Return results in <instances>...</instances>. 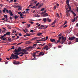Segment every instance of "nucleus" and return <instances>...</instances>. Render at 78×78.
Instances as JSON below:
<instances>
[{
  "mask_svg": "<svg viewBox=\"0 0 78 78\" xmlns=\"http://www.w3.org/2000/svg\"><path fill=\"white\" fill-rule=\"evenodd\" d=\"M43 21L44 23L46 22V21H47V20H46V18H43Z\"/></svg>",
  "mask_w": 78,
  "mask_h": 78,
  "instance_id": "ddd939ff",
  "label": "nucleus"
},
{
  "mask_svg": "<svg viewBox=\"0 0 78 78\" xmlns=\"http://www.w3.org/2000/svg\"><path fill=\"white\" fill-rule=\"evenodd\" d=\"M22 8L21 7H19V11H20L21 10Z\"/></svg>",
  "mask_w": 78,
  "mask_h": 78,
  "instance_id": "e433bc0d",
  "label": "nucleus"
},
{
  "mask_svg": "<svg viewBox=\"0 0 78 78\" xmlns=\"http://www.w3.org/2000/svg\"><path fill=\"white\" fill-rule=\"evenodd\" d=\"M75 37H69V41H73L74 39H75Z\"/></svg>",
  "mask_w": 78,
  "mask_h": 78,
  "instance_id": "0eeeda50",
  "label": "nucleus"
},
{
  "mask_svg": "<svg viewBox=\"0 0 78 78\" xmlns=\"http://www.w3.org/2000/svg\"><path fill=\"white\" fill-rule=\"evenodd\" d=\"M44 26L43 25H41V27H43L44 28Z\"/></svg>",
  "mask_w": 78,
  "mask_h": 78,
  "instance_id": "052dcab7",
  "label": "nucleus"
},
{
  "mask_svg": "<svg viewBox=\"0 0 78 78\" xmlns=\"http://www.w3.org/2000/svg\"><path fill=\"white\" fill-rule=\"evenodd\" d=\"M67 27V25H66L64 27H63V28H65V27Z\"/></svg>",
  "mask_w": 78,
  "mask_h": 78,
  "instance_id": "09e8293b",
  "label": "nucleus"
},
{
  "mask_svg": "<svg viewBox=\"0 0 78 78\" xmlns=\"http://www.w3.org/2000/svg\"><path fill=\"white\" fill-rule=\"evenodd\" d=\"M11 57H12L9 58L10 59H14L15 58H16V59H17L18 58H19V56L17 55H14V54H12L11 55Z\"/></svg>",
  "mask_w": 78,
  "mask_h": 78,
  "instance_id": "f03ea898",
  "label": "nucleus"
},
{
  "mask_svg": "<svg viewBox=\"0 0 78 78\" xmlns=\"http://www.w3.org/2000/svg\"><path fill=\"white\" fill-rule=\"evenodd\" d=\"M62 39V41H61L60 42V43L62 44H64L65 43V41L66 40V37H64V36H62V37H59V38H58V40L57 41V42H56V44H57L59 42H60V40Z\"/></svg>",
  "mask_w": 78,
  "mask_h": 78,
  "instance_id": "f257e3e1",
  "label": "nucleus"
},
{
  "mask_svg": "<svg viewBox=\"0 0 78 78\" xmlns=\"http://www.w3.org/2000/svg\"><path fill=\"white\" fill-rule=\"evenodd\" d=\"M50 41H51V42H55V39H50Z\"/></svg>",
  "mask_w": 78,
  "mask_h": 78,
  "instance_id": "2eb2a0df",
  "label": "nucleus"
},
{
  "mask_svg": "<svg viewBox=\"0 0 78 78\" xmlns=\"http://www.w3.org/2000/svg\"><path fill=\"white\" fill-rule=\"evenodd\" d=\"M7 27L8 28V29H11V27L10 26H7Z\"/></svg>",
  "mask_w": 78,
  "mask_h": 78,
  "instance_id": "37998d69",
  "label": "nucleus"
},
{
  "mask_svg": "<svg viewBox=\"0 0 78 78\" xmlns=\"http://www.w3.org/2000/svg\"><path fill=\"white\" fill-rule=\"evenodd\" d=\"M23 16V14L21 13V14L20 15V16L22 17Z\"/></svg>",
  "mask_w": 78,
  "mask_h": 78,
  "instance_id": "e2e57ef3",
  "label": "nucleus"
},
{
  "mask_svg": "<svg viewBox=\"0 0 78 78\" xmlns=\"http://www.w3.org/2000/svg\"><path fill=\"white\" fill-rule=\"evenodd\" d=\"M5 8H4V9H3L2 10V12H3V13H5Z\"/></svg>",
  "mask_w": 78,
  "mask_h": 78,
  "instance_id": "5701e85b",
  "label": "nucleus"
},
{
  "mask_svg": "<svg viewBox=\"0 0 78 78\" xmlns=\"http://www.w3.org/2000/svg\"><path fill=\"white\" fill-rule=\"evenodd\" d=\"M41 55H44V53L42 51H41L40 52V54H39V55H37V56H39Z\"/></svg>",
  "mask_w": 78,
  "mask_h": 78,
  "instance_id": "6e6552de",
  "label": "nucleus"
},
{
  "mask_svg": "<svg viewBox=\"0 0 78 78\" xmlns=\"http://www.w3.org/2000/svg\"><path fill=\"white\" fill-rule=\"evenodd\" d=\"M21 51H22L23 52H27V50L25 49H22V50H21Z\"/></svg>",
  "mask_w": 78,
  "mask_h": 78,
  "instance_id": "aec40b11",
  "label": "nucleus"
},
{
  "mask_svg": "<svg viewBox=\"0 0 78 78\" xmlns=\"http://www.w3.org/2000/svg\"><path fill=\"white\" fill-rule=\"evenodd\" d=\"M46 20H47V21L48 22H51V19H49V18H46Z\"/></svg>",
  "mask_w": 78,
  "mask_h": 78,
  "instance_id": "4468645a",
  "label": "nucleus"
},
{
  "mask_svg": "<svg viewBox=\"0 0 78 78\" xmlns=\"http://www.w3.org/2000/svg\"><path fill=\"white\" fill-rule=\"evenodd\" d=\"M58 47L59 48H60L62 47H61L60 46H58Z\"/></svg>",
  "mask_w": 78,
  "mask_h": 78,
  "instance_id": "13d9d810",
  "label": "nucleus"
},
{
  "mask_svg": "<svg viewBox=\"0 0 78 78\" xmlns=\"http://www.w3.org/2000/svg\"><path fill=\"white\" fill-rule=\"evenodd\" d=\"M37 45V44H33V46H36V45Z\"/></svg>",
  "mask_w": 78,
  "mask_h": 78,
  "instance_id": "680f3d73",
  "label": "nucleus"
},
{
  "mask_svg": "<svg viewBox=\"0 0 78 78\" xmlns=\"http://www.w3.org/2000/svg\"><path fill=\"white\" fill-rule=\"evenodd\" d=\"M70 12H72V14L74 15V16H76V13H75L74 12H73V11H71Z\"/></svg>",
  "mask_w": 78,
  "mask_h": 78,
  "instance_id": "9d476101",
  "label": "nucleus"
},
{
  "mask_svg": "<svg viewBox=\"0 0 78 78\" xmlns=\"http://www.w3.org/2000/svg\"><path fill=\"white\" fill-rule=\"evenodd\" d=\"M14 16H15L14 17V19H17V18H18V16H16V15Z\"/></svg>",
  "mask_w": 78,
  "mask_h": 78,
  "instance_id": "58836bf2",
  "label": "nucleus"
},
{
  "mask_svg": "<svg viewBox=\"0 0 78 78\" xmlns=\"http://www.w3.org/2000/svg\"><path fill=\"white\" fill-rule=\"evenodd\" d=\"M8 34V35H10V32H8L6 33V34Z\"/></svg>",
  "mask_w": 78,
  "mask_h": 78,
  "instance_id": "a878e982",
  "label": "nucleus"
},
{
  "mask_svg": "<svg viewBox=\"0 0 78 78\" xmlns=\"http://www.w3.org/2000/svg\"><path fill=\"white\" fill-rule=\"evenodd\" d=\"M57 16L58 18L60 17V16H59V15L58 14V13H57Z\"/></svg>",
  "mask_w": 78,
  "mask_h": 78,
  "instance_id": "864d4df0",
  "label": "nucleus"
},
{
  "mask_svg": "<svg viewBox=\"0 0 78 78\" xmlns=\"http://www.w3.org/2000/svg\"><path fill=\"white\" fill-rule=\"evenodd\" d=\"M68 12H67V13L66 14V16H68L69 15V13H68Z\"/></svg>",
  "mask_w": 78,
  "mask_h": 78,
  "instance_id": "4c0bfd02",
  "label": "nucleus"
},
{
  "mask_svg": "<svg viewBox=\"0 0 78 78\" xmlns=\"http://www.w3.org/2000/svg\"><path fill=\"white\" fill-rule=\"evenodd\" d=\"M48 45L49 47H50V48H51V47H52V44H48Z\"/></svg>",
  "mask_w": 78,
  "mask_h": 78,
  "instance_id": "6ab92c4d",
  "label": "nucleus"
},
{
  "mask_svg": "<svg viewBox=\"0 0 78 78\" xmlns=\"http://www.w3.org/2000/svg\"><path fill=\"white\" fill-rule=\"evenodd\" d=\"M48 14L47 13H45L44 14V15H43L42 16L43 17H46V16H48Z\"/></svg>",
  "mask_w": 78,
  "mask_h": 78,
  "instance_id": "9b49d317",
  "label": "nucleus"
},
{
  "mask_svg": "<svg viewBox=\"0 0 78 78\" xmlns=\"http://www.w3.org/2000/svg\"><path fill=\"white\" fill-rule=\"evenodd\" d=\"M34 38H36V39H41V37H34Z\"/></svg>",
  "mask_w": 78,
  "mask_h": 78,
  "instance_id": "7c9ffc66",
  "label": "nucleus"
},
{
  "mask_svg": "<svg viewBox=\"0 0 78 78\" xmlns=\"http://www.w3.org/2000/svg\"><path fill=\"white\" fill-rule=\"evenodd\" d=\"M24 52V53H25L26 54H28V52Z\"/></svg>",
  "mask_w": 78,
  "mask_h": 78,
  "instance_id": "c03bdc74",
  "label": "nucleus"
},
{
  "mask_svg": "<svg viewBox=\"0 0 78 78\" xmlns=\"http://www.w3.org/2000/svg\"><path fill=\"white\" fill-rule=\"evenodd\" d=\"M30 26V24H27V28H29Z\"/></svg>",
  "mask_w": 78,
  "mask_h": 78,
  "instance_id": "c9c22d12",
  "label": "nucleus"
},
{
  "mask_svg": "<svg viewBox=\"0 0 78 78\" xmlns=\"http://www.w3.org/2000/svg\"><path fill=\"white\" fill-rule=\"evenodd\" d=\"M34 48V46H33V47L30 46V47H27V48H26V49L27 50H28L29 49H32V48Z\"/></svg>",
  "mask_w": 78,
  "mask_h": 78,
  "instance_id": "1a4fd4ad",
  "label": "nucleus"
},
{
  "mask_svg": "<svg viewBox=\"0 0 78 78\" xmlns=\"http://www.w3.org/2000/svg\"><path fill=\"white\" fill-rule=\"evenodd\" d=\"M78 42V38H76V42Z\"/></svg>",
  "mask_w": 78,
  "mask_h": 78,
  "instance_id": "bb28decb",
  "label": "nucleus"
},
{
  "mask_svg": "<svg viewBox=\"0 0 78 78\" xmlns=\"http://www.w3.org/2000/svg\"><path fill=\"white\" fill-rule=\"evenodd\" d=\"M5 36H2V37H0V39H2L3 38H4V37Z\"/></svg>",
  "mask_w": 78,
  "mask_h": 78,
  "instance_id": "ea45409f",
  "label": "nucleus"
},
{
  "mask_svg": "<svg viewBox=\"0 0 78 78\" xmlns=\"http://www.w3.org/2000/svg\"><path fill=\"white\" fill-rule=\"evenodd\" d=\"M14 64H17L18 62H14Z\"/></svg>",
  "mask_w": 78,
  "mask_h": 78,
  "instance_id": "c756f323",
  "label": "nucleus"
},
{
  "mask_svg": "<svg viewBox=\"0 0 78 78\" xmlns=\"http://www.w3.org/2000/svg\"><path fill=\"white\" fill-rule=\"evenodd\" d=\"M10 34H4V35L2 36H5L6 35H9Z\"/></svg>",
  "mask_w": 78,
  "mask_h": 78,
  "instance_id": "49530a36",
  "label": "nucleus"
},
{
  "mask_svg": "<svg viewBox=\"0 0 78 78\" xmlns=\"http://www.w3.org/2000/svg\"><path fill=\"white\" fill-rule=\"evenodd\" d=\"M19 35L20 36H22V34H19Z\"/></svg>",
  "mask_w": 78,
  "mask_h": 78,
  "instance_id": "6e6d98bb",
  "label": "nucleus"
},
{
  "mask_svg": "<svg viewBox=\"0 0 78 78\" xmlns=\"http://www.w3.org/2000/svg\"><path fill=\"white\" fill-rule=\"evenodd\" d=\"M12 48H11V50H12V49H14V46H12Z\"/></svg>",
  "mask_w": 78,
  "mask_h": 78,
  "instance_id": "f704fd0d",
  "label": "nucleus"
},
{
  "mask_svg": "<svg viewBox=\"0 0 78 78\" xmlns=\"http://www.w3.org/2000/svg\"><path fill=\"white\" fill-rule=\"evenodd\" d=\"M44 49H45L46 51H48V49H50V48H49L48 45H46L43 48Z\"/></svg>",
  "mask_w": 78,
  "mask_h": 78,
  "instance_id": "39448f33",
  "label": "nucleus"
},
{
  "mask_svg": "<svg viewBox=\"0 0 78 78\" xmlns=\"http://www.w3.org/2000/svg\"><path fill=\"white\" fill-rule=\"evenodd\" d=\"M22 30H23V31L25 32V33H26V32H25V30L23 29Z\"/></svg>",
  "mask_w": 78,
  "mask_h": 78,
  "instance_id": "603ef678",
  "label": "nucleus"
},
{
  "mask_svg": "<svg viewBox=\"0 0 78 78\" xmlns=\"http://www.w3.org/2000/svg\"><path fill=\"white\" fill-rule=\"evenodd\" d=\"M42 40V41H46L47 40V39H45V37H44L42 38L41 39V40Z\"/></svg>",
  "mask_w": 78,
  "mask_h": 78,
  "instance_id": "f3484780",
  "label": "nucleus"
},
{
  "mask_svg": "<svg viewBox=\"0 0 78 78\" xmlns=\"http://www.w3.org/2000/svg\"><path fill=\"white\" fill-rule=\"evenodd\" d=\"M6 27H2V29L4 30H6Z\"/></svg>",
  "mask_w": 78,
  "mask_h": 78,
  "instance_id": "8fccbe9b",
  "label": "nucleus"
},
{
  "mask_svg": "<svg viewBox=\"0 0 78 78\" xmlns=\"http://www.w3.org/2000/svg\"><path fill=\"white\" fill-rule=\"evenodd\" d=\"M48 37H46L45 38V39H48Z\"/></svg>",
  "mask_w": 78,
  "mask_h": 78,
  "instance_id": "0e129e2a",
  "label": "nucleus"
},
{
  "mask_svg": "<svg viewBox=\"0 0 78 78\" xmlns=\"http://www.w3.org/2000/svg\"><path fill=\"white\" fill-rule=\"evenodd\" d=\"M41 34H42V33H37V36H41Z\"/></svg>",
  "mask_w": 78,
  "mask_h": 78,
  "instance_id": "4be33fe9",
  "label": "nucleus"
},
{
  "mask_svg": "<svg viewBox=\"0 0 78 78\" xmlns=\"http://www.w3.org/2000/svg\"><path fill=\"white\" fill-rule=\"evenodd\" d=\"M33 3H34V4H36L37 3V1H33Z\"/></svg>",
  "mask_w": 78,
  "mask_h": 78,
  "instance_id": "a19ab883",
  "label": "nucleus"
},
{
  "mask_svg": "<svg viewBox=\"0 0 78 78\" xmlns=\"http://www.w3.org/2000/svg\"><path fill=\"white\" fill-rule=\"evenodd\" d=\"M44 9H44V8H41V10H40V11H43L44 10Z\"/></svg>",
  "mask_w": 78,
  "mask_h": 78,
  "instance_id": "473e14b6",
  "label": "nucleus"
},
{
  "mask_svg": "<svg viewBox=\"0 0 78 78\" xmlns=\"http://www.w3.org/2000/svg\"><path fill=\"white\" fill-rule=\"evenodd\" d=\"M4 17H5V18H7V16L6 15H5L4 16Z\"/></svg>",
  "mask_w": 78,
  "mask_h": 78,
  "instance_id": "de8ad7c7",
  "label": "nucleus"
},
{
  "mask_svg": "<svg viewBox=\"0 0 78 78\" xmlns=\"http://www.w3.org/2000/svg\"><path fill=\"white\" fill-rule=\"evenodd\" d=\"M39 2H38V3H37V4H36V6H38V5H39Z\"/></svg>",
  "mask_w": 78,
  "mask_h": 78,
  "instance_id": "a18cd8bd",
  "label": "nucleus"
},
{
  "mask_svg": "<svg viewBox=\"0 0 78 78\" xmlns=\"http://www.w3.org/2000/svg\"><path fill=\"white\" fill-rule=\"evenodd\" d=\"M23 49H22L21 48H20V47H19V48L18 49V50H17L16 49H15V50H14V52H20V51H21Z\"/></svg>",
  "mask_w": 78,
  "mask_h": 78,
  "instance_id": "20e7f679",
  "label": "nucleus"
},
{
  "mask_svg": "<svg viewBox=\"0 0 78 78\" xmlns=\"http://www.w3.org/2000/svg\"><path fill=\"white\" fill-rule=\"evenodd\" d=\"M54 8V9H56V6L55 5Z\"/></svg>",
  "mask_w": 78,
  "mask_h": 78,
  "instance_id": "69168bd1",
  "label": "nucleus"
},
{
  "mask_svg": "<svg viewBox=\"0 0 78 78\" xmlns=\"http://www.w3.org/2000/svg\"><path fill=\"white\" fill-rule=\"evenodd\" d=\"M76 26L78 27V23H76Z\"/></svg>",
  "mask_w": 78,
  "mask_h": 78,
  "instance_id": "774afa93",
  "label": "nucleus"
},
{
  "mask_svg": "<svg viewBox=\"0 0 78 78\" xmlns=\"http://www.w3.org/2000/svg\"><path fill=\"white\" fill-rule=\"evenodd\" d=\"M66 23H67V22H65V23H64V24H63V25H65Z\"/></svg>",
  "mask_w": 78,
  "mask_h": 78,
  "instance_id": "5fc2aeb1",
  "label": "nucleus"
},
{
  "mask_svg": "<svg viewBox=\"0 0 78 78\" xmlns=\"http://www.w3.org/2000/svg\"><path fill=\"white\" fill-rule=\"evenodd\" d=\"M8 41L9 42H12V40L11 39V38H10V37L8 38Z\"/></svg>",
  "mask_w": 78,
  "mask_h": 78,
  "instance_id": "412c9836",
  "label": "nucleus"
},
{
  "mask_svg": "<svg viewBox=\"0 0 78 78\" xmlns=\"http://www.w3.org/2000/svg\"><path fill=\"white\" fill-rule=\"evenodd\" d=\"M10 16H13V14H12V12H11V13H10Z\"/></svg>",
  "mask_w": 78,
  "mask_h": 78,
  "instance_id": "3c124183",
  "label": "nucleus"
},
{
  "mask_svg": "<svg viewBox=\"0 0 78 78\" xmlns=\"http://www.w3.org/2000/svg\"><path fill=\"white\" fill-rule=\"evenodd\" d=\"M69 7V8H68V9H69V10H67V12H68L69 11L71 12V11H72V10H71V9H72V8L71 7Z\"/></svg>",
  "mask_w": 78,
  "mask_h": 78,
  "instance_id": "f8f14e48",
  "label": "nucleus"
},
{
  "mask_svg": "<svg viewBox=\"0 0 78 78\" xmlns=\"http://www.w3.org/2000/svg\"><path fill=\"white\" fill-rule=\"evenodd\" d=\"M56 21V20H55V21H54L53 22V23H52V24H51V25H53L54 24H55V23Z\"/></svg>",
  "mask_w": 78,
  "mask_h": 78,
  "instance_id": "b1692460",
  "label": "nucleus"
},
{
  "mask_svg": "<svg viewBox=\"0 0 78 78\" xmlns=\"http://www.w3.org/2000/svg\"><path fill=\"white\" fill-rule=\"evenodd\" d=\"M42 5H43V3L41 4L40 5H39L38 6V8H40L41 7V6H42Z\"/></svg>",
  "mask_w": 78,
  "mask_h": 78,
  "instance_id": "a211bd4d",
  "label": "nucleus"
},
{
  "mask_svg": "<svg viewBox=\"0 0 78 78\" xmlns=\"http://www.w3.org/2000/svg\"><path fill=\"white\" fill-rule=\"evenodd\" d=\"M15 30H13L12 31V33L14 34L16 33V31H15Z\"/></svg>",
  "mask_w": 78,
  "mask_h": 78,
  "instance_id": "393cba45",
  "label": "nucleus"
},
{
  "mask_svg": "<svg viewBox=\"0 0 78 78\" xmlns=\"http://www.w3.org/2000/svg\"><path fill=\"white\" fill-rule=\"evenodd\" d=\"M5 30H2V33H5Z\"/></svg>",
  "mask_w": 78,
  "mask_h": 78,
  "instance_id": "bf43d9fd",
  "label": "nucleus"
},
{
  "mask_svg": "<svg viewBox=\"0 0 78 78\" xmlns=\"http://www.w3.org/2000/svg\"><path fill=\"white\" fill-rule=\"evenodd\" d=\"M75 19H76V18H74V19L72 20V22H74L75 21Z\"/></svg>",
  "mask_w": 78,
  "mask_h": 78,
  "instance_id": "2f4dec72",
  "label": "nucleus"
},
{
  "mask_svg": "<svg viewBox=\"0 0 78 78\" xmlns=\"http://www.w3.org/2000/svg\"><path fill=\"white\" fill-rule=\"evenodd\" d=\"M29 10H30V9H26V11H28Z\"/></svg>",
  "mask_w": 78,
  "mask_h": 78,
  "instance_id": "4d7b16f0",
  "label": "nucleus"
},
{
  "mask_svg": "<svg viewBox=\"0 0 78 78\" xmlns=\"http://www.w3.org/2000/svg\"><path fill=\"white\" fill-rule=\"evenodd\" d=\"M48 27V26H46V27H44V28H43L42 27H39V29H46Z\"/></svg>",
  "mask_w": 78,
  "mask_h": 78,
  "instance_id": "dca6fc26",
  "label": "nucleus"
},
{
  "mask_svg": "<svg viewBox=\"0 0 78 78\" xmlns=\"http://www.w3.org/2000/svg\"><path fill=\"white\" fill-rule=\"evenodd\" d=\"M39 39L33 38H32V40H36V39Z\"/></svg>",
  "mask_w": 78,
  "mask_h": 78,
  "instance_id": "cd10ccee",
  "label": "nucleus"
},
{
  "mask_svg": "<svg viewBox=\"0 0 78 78\" xmlns=\"http://www.w3.org/2000/svg\"><path fill=\"white\" fill-rule=\"evenodd\" d=\"M26 36H30V34H26Z\"/></svg>",
  "mask_w": 78,
  "mask_h": 78,
  "instance_id": "c85d7f7f",
  "label": "nucleus"
},
{
  "mask_svg": "<svg viewBox=\"0 0 78 78\" xmlns=\"http://www.w3.org/2000/svg\"><path fill=\"white\" fill-rule=\"evenodd\" d=\"M13 53H14V54L16 55H19L20 54L22 53H24L21 52V53H19V52H14V51L13 52Z\"/></svg>",
  "mask_w": 78,
  "mask_h": 78,
  "instance_id": "423d86ee",
  "label": "nucleus"
},
{
  "mask_svg": "<svg viewBox=\"0 0 78 78\" xmlns=\"http://www.w3.org/2000/svg\"><path fill=\"white\" fill-rule=\"evenodd\" d=\"M66 4H67V5H65V9L66 10L68 9V8L69 7H70V5H69V2H66Z\"/></svg>",
  "mask_w": 78,
  "mask_h": 78,
  "instance_id": "7ed1b4c3",
  "label": "nucleus"
},
{
  "mask_svg": "<svg viewBox=\"0 0 78 78\" xmlns=\"http://www.w3.org/2000/svg\"><path fill=\"white\" fill-rule=\"evenodd\" d=\"M76 11H77V12L78 13V7H77V9H76Z\"/></svg>",
  "mask_w": 78,
  "mask_h": 78,
  "instance_id": "338daca9",
  "label": "nucleus"
},
{
  "mask_svg": "<svg viewBox=\"0 0 78 78\" xmlns=\"http://www.w3.org/2000/svg\"><path fill=\"white\" fill-rule=\"evenodd\" d=\"M23 43V42H21V43H18V44H17V45L18 46V45H19L20 44H22Z\"/></svg>",
  "mask_w": 78,
  "mask_h": 78,
  "instance_id": "79ce46f5",
  "label": "nucleus"
},
{
  "mask_svg": "<svg viewBox=\"0 0 78 78\" xmlns=\"http://www.w3.org/2000/svg\"><path fill=\"white\" fill-rule=\"evenodd\" d=\"M36 41H44V40H37Z\"/></svg>",
  "mask_w": 78,
  "mask_h": 78,
  "instance_id": "72a5a7b5",
  "label": "nucleus"
}]
</instances>
